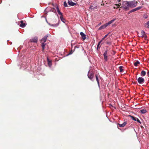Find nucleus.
<instances>
[{
	"label": "nucleus",
	"mask_w": 149,
	"mask_h": 149,
	"mask_svg": "<svg viewBox=\"0 0 149 149\" xmlns=\"http://www.w3.org/2000/svg\"><path fill=\"white\" fill-rule=\"evenodd\" d=\"M102 40H101L98 43V44L97 45H98L99 46V45H100V43H101V42H102Z\"/></svg>",
	"instance_id": "obj_38"
},
{
	"label": "nucleus",
	"mask_w": 149,
	"mask_h": 149,
	"mask_svg": "<svg viewBox=\"0 0 149 149\" xmlns=\"http://www.w3.org/2000/svg\"><path fill=\"white\" fill-rule=\"evenodd\" d=\"M141 36H139L140 37H143L144 38H146L147 37V36L145 34V32L143 30H142L141 31Z\"/></svg>",
	"instance_id": "obj_11"
},
{
	"label": "nucleus",
	"mask_w": 149,
	"mask_h": 149,
	"mask_svg": "<svg viewBox=\"0 0 149 149\" xmlns=\"http://www.w3.org/2000/svg\"><path fill=\"white\" fill-rule=\"evenodd\" d=\"M108 34H107L105 35V36L102 38L101 40H102V41L104 40L105 38H106L108 35Z\"/></svg>",
	"instance_id": "obj_35"
},
{
	"label": "nucleus",
	"mask_w": 149,
	"mask_h": 149,
	"mask_svg": "<svg viewBox=\"0 0 149 149\" xmlns=\"http://www.w3.org/2000/svg\"><path fill=\"white\" fill-rule=\"evenodd\" d=\"M21 24L20 25V26L22 28L24 27L26 25L25 23H23V21L22 20L20 21Z\"/></svg>",
	"instance_id": "obj_15"
},
{
	"label": "nucleus",
	"mask_w": 149,
	"mask_h": 149,
	"mask_svg": "<svg viewBox=\"0 0 149 149\" xmlns=\"http://www.w3.org/2000/svg\"><path fill=\"white\" fill-rule=\"evenodd\" d=\"M47 38L44 36L41 40V43H42V42H45Z\"/></svg>",
	"instance_id": "obj_18"
},
{
	"label": "nucleus",
	"mask_w": 149,
	"mask_h": 149,
	"mask_svg": "<svg viewBox=\"0 0 149 149\" xmlns=\"http://www.w3.org/2000/svg\"><path fill=\"white\" fill-rule=\"evenodd\" d=\"M41 43H42V48L43 50H44L45 48V47L46 44L44 42L43 43L42 42Z\"/></svg>",
	"instance_id": "obj_23"
},
{
	"label": "nucleus",
	"mask_w": 149,
	"mask_h": 149,
	"mask_svg": "<svg viewBox=\"0 0 149 149\" xmlns=\"http://www.w3.org/2000/svg\"><path fill=\"white\" fill-rule=\"evenodd\" d=\"M116 18H114L113 19L111 20L110 21H109L107 23V25H109L111 24L114 21L116 20Z\"/></svg>",
	"instance_id": "obj_16"
},
{
	"label": "nucleus",
	"mask_w": 149,
	"mask_h": 149,
	"mask_svg": "<svg viewBox=\"0 0 149 149\" xmlns=\"http://www.w3.org/2000/svg\"><path fill=\"white\" fill-rule=\"evenodd\" d=\"M140 112L142 114H144L147 112V111L146 109H142L140 110Z\"/></svg>",
	"instance_id": "obj_25"
},
{
	"label": "nucleus",
	"mask_w": 149,
	"mask_h": 149,
	"mask_svg": "<svg viewBox=\"0 0 149 149\" xmlns=\"http://www.w3.org/2000/svg\"><path fill=\"white\" fill-rule=\"evenodd\" d=\"M106 43H107V45H110L111 44V42L110 41L107 42Z\"/></svg>",
	"instance_id": "obj_37"
},
{
	"label": "nucleus",
	"mask_w": 149,
	"mask_h": 149,
	"mask_svg": "<svg viewBox=\"0 0 149 149\" xmlns=\"http://www.w3.org/2000/svg\"><path fill=\"white\" fill-rule=\"evenodd\" d=\"M73 52L71 50L69 53L67 54V56H68L70 55L71 54L73 53Z\"/></svg>",
	"instance_id": "obj_34"
},
{
	"label": "nucleus",
	"mask_w": 149,
	"mask_h": 149,
	"mask_svg": "<svg viewBox=\"0 0 149 149\" xmlns=\"http://www.w3.org/2000/svg\"><path fill=\"white\" fill-rule=\"evenodd\" d=\"M123 66H120L119 67V69L120 70V72H123V70L122 69Z\"/></svg>",
	"instance_id": "obj_26"
},
{
	"label": "nucleus",
	"mask_w": 149,
	"mask_h": 149,
	"mask_svg": "<svg viewBox=\"0 0 149 149\" xmlns=\"http://www.w3.org/2000/svg\"><path fill=\"white\" fill-rule=\"evenodd\" d=\"M108 25H107V24H106L103 25L101 26L98 29L99 30H101L103 29H105L106 28Z\"/></svg>",
	"instance_id": "obj_9"
},
{
	"label": "nucleus",
	"mask_w": 149,
	"mask_h": 149,
	"mask_svg": "<svg viewBox=\"0 0 149 149\" xmlns=\"http://www.w3.org/2000/svg\"><path fill=\"white\" fill-rule=\"evenodd\" d=\"M64 6L65 7H67L68 6L67 3L66 1H64Z\"/></svg>",
	"instance_id": "obj_30"
},
{
	"label": "nucleus",
	"mask_w": 149,
	"mask_h": 149,
	"mask_svg": "<svg viewBox=\"0 0 149 149\" xmlns=\"http://www.w3.org/2000/svg\"><path fill=\"white\" fill-rule=\"evenodd\" d=\"M63 15H61L60 16V18L61 21L64 23H65V19L63 17Z\"/></svg>",
	"instance_id": "obj_21"
},
{
	"label": "nucleus",
	"mask_w": 149,
	"mask_h": 149,
	"mask_svg": "<svg viewBox=\"0 0 149 149\" xmlns=\"http://www.w3.org/2000/svg\"><path fill=\"white\" fill-rule=\"evenodd\" d=\"M95 77H96V80L97 81V84H98V86H100L99 80V79H98V75H95Z\"/></svg>",
	"instance_id": "obj_22"
},
{
	"label": "nucleus",
	"mask_w": 149,
	"mask_h": 149,
	"mask_svg": "<svg viewBox=\"0 0 149 149\" xmlns=\"http://www.w3.org/2000/svg\"><path fill=\"white\" fill-rule=\"evenodd\" d=\"M56 8L57 9V12L58 13V14L59 15H61V16L63 15L62 13L60 12V11L58 8V6H57L56 7Z\"/></svg>",
	"instance_id": "obj_17"
},
{
	"label": "nucleus",
	"mask_w": 149,
	"mask_h": 149,
	"mask_svg": "<svg viewBox=\"0 0 149 149\" xmlns=\"http://www.w3.org/2000/svg\"><path fill=\"white\" fill-rule=\"evenodd\" d=\"M108 53V50L106 49L105 52L103 54L104 59L105 61H107L108 60V57L107 54Z\"/></svg>",
	"instance_id": "obj_5"
},
{
	"label": "nucleus",
	"mask_w": 149,
	"mask_h": 149,
	"mask_svg": "<svg viewBox=\"0 0 149 149\" xmlns=\"http://www.w3.org/2000/svg\"><path fill=\"white\" fill-rule=\"evenodd\" d=\"M119 8V6H117L116 7H114V8H116V9H118Z\"/></svg>",
	"instance_id": "obj_41"
},
{
	"label": "nucleus",
	"mask_w": 149,
	"mask_h": 149,
	"mask_svg": "<svg viewBox=\"0 0 149 149\" xmlns=\"http://www.w3.org/2000/svg\"><path fill=\"white\" fill-rule=\"evenodd\" d=\"M88 76L91 80L93 81V79L94 76V74L93 72L89 71L88 72Z\"/></svg>",
	"instance_id": "obj_3"
},
{
	"label": "nucleus",
	"mask_w": 149,
	"mask_h": 149,
	"mask_svg": "<svg viewBox=\"0 0 149 149\" xmlns=\"http://www.w3.org/2000/svg\"><path fill=\"white\" fill-rule=\"evenodd\" d=\"M137 81L139 84H142L144 83L145 80L142 77H139L137 79Z\"/></svg>",
	"instance_id": "obj_4"
},
{
	"label": "nucleus",
	"mask_w": 149,
	"mask_h": 149,
	"mask_svg": "<svg viewBox=\"0 0 149 149\" xmlns=\"http://www.w3.org/2000/svg\"><path fill=\"white\" fill-rule=\"evenodd\" d=\"M109 107L111 108H114L115 109H116V108L115 107H114L112 104H109Z\"/></svg>",
	"instance_id": "obj_31"
},
{
	"label": "nucleus",
	"mask_w": 149,
	"mask_h": 149,
	"mask_svg": "<svg viewBox=\"0 0 149 149\" xmlns=\"http://www.w3.org/2000/svg\"><path fill=\"white\" fill-rule=\"evenodd\" d=\"M49 36V34H47L46 36H45V37L46 38H47Z\"/></svg>",
	"instance_id": "obj_40"
},
{
	"label": "nucleus",
	"mask_w": 149,
	"mask_h": 149,
	"mask_svg": "<svg viewBox=\"0 0 149 149\" xmlns=\"http://www.w3.org/2000/svg\"><path fill=\"white\" fill-rule=\"evenodd\" d=\"M47 61L48 66L49 67H51L52 65V61L49 60V58H47Z\"/></svg>",
	"instance_id": "obj_12"
},
{
	"label": "nucleus",
	"mask_w": 149,
	"mask_h": 149,
	"mask_svg": "<svg viewBox=\"0 0 149 149\" xmlns=\"http://www.w3.org/2000/svg\"><path fill=\"white\" fill-rule=\"evenodd\" d=\"M100 47L98 45H97V50H98V49H100Z\"/></svg>",
	"instance_id": "obj_39"
},
{
	"label": "nucleus",
	"mask_w": 149,
	"mask_h": 149,
	"mask_svg": "<svg viewBox=\"0 0 149 149\" xmlns=\"http://www.w3.org/2000/svg\"><path fill=\"white\" fill-rule=\"evenodd\" d=\"M129 3L130 7L132 8L136 7L137 6L138 3L135 0L129 1Z\"/></svg>",
	"instance_id": "obj_2"
},
{
	"label": "nucleus",
	"mask_w": 149,
	"mask_h": 149,
	"mask_svg": "<svg viewBox=\"0 0 149 149\" xmlns=\"http://www.w3.org/2000/svg\"><path fill=\"white\" fill-rule=\"evenodd\" d=\"M130 7L129 1H124L123 2L122 6L120 8H123L125 10L127 11L129 10Z\"/></svg>",
	"instance_id": "obj_1"
},
{
	"label": "nucleus",
	"mask_w": 149,
	"mask_h": 149,
	"mask_svg": "<svg viewBox=\"0 0 149 149\" xmlns=\"http://www.w3.org/2000/svg\"><path fill=\"white\" fill-rule=\"evenodd\" d=\"M68 3L69 5L71 6H73L76 5V3L73 2L72 1H68Z\"/></svg>",
	"instance_id": "obj_8"
},
{
	"label": "nucleus",
	"mask_w": 149,
	"mask_h": 149,
	"mask_svg": "<svg viewBox=\"0 0 149 149\" xmlns=\"http://www.w3.org/2000/svg\"><path fill=\"white\" fill-rule=\"evenodd\" d=\"M127 124V122H125L122 124H118V125L120 127H124Z\"/></svg>",
	"instance_id": "obj_14"
},
{
	"label": "nucleus",
	"mask_w": 149,
	"mask_h": 149,
	"mask_svg": "<svg viewBox=\"0 0 149 149\" xmlns=\"http://www.w3.org/2000/svg\"><path fill=\"white\" fill-rule=\"evenodd\" d=\"M97 8V6L93 7V6H91L89 7V9L91 10L95 9Z\"/></svg>",
	"instance_id": "obj_20"
},
{
	"label": "nucleus",
	"mask_w": 149,
	"mask_h": 149,
	"mask_svg": "<svg viewBox=\"0 0 149 149\" xmlns=\"http://www.w3.org/2000/svg\"><path fill=\"white\" fill-rule=\"evenodd\" d=\"M140 62L139 61H137L134 63V65L135 66L137 67L139 64Z\"/></svg>",
	"instance_id": "obj_24"
},
{
	"label": "nucleus",
	"mask_w": 149,
	"mask_h": 149,
	"mask_svg": "<svg viewBox=\"0 0 149 149\" xmlns=\"http://www.w3.org/2000/svg\"><path fill=\"white\" fill-rule=\"evenodd\" d=\"M147 26V28H149V21L147 22L145 24V26Z\"/></svg>",
	"instance_id": "obj_27"
},
{
	"label": "nucleus",
	"mask_w": 149,
	"mask_h": 149,
	"mask_svg": "<svg viewBox=\"0 0 149 149\" xmlns=\"http://www.w3.org/2000/svg\"><path fill=\"white\" fill-rule=\"evenodd\" d=\"M142 6H139V7H138L136 8L135 9H136V10H140V9H141L142 8Z\"/></svg>",
	"instance_id": "obj_29"
},
{
	"label": "nucleus",
	"mask_w": 149,
	"mask_h": 149,
	"mask_svg": "<svg viewBox=\"0 0 149 149\" xmlns=\"http://www.w3.org/2000/svg\"><path fill=\"white\" fill-rule=\"evenodd\" d=\"M116 6H119V7L121 5V4L120 3H119L118 4H115Z\"/></svg>",
	"instance_id": "obj_36"
},
{
	"label": "nucleus",
	"mask_w": 149,
	"mask_h": 149,
	"mask_svg": "<svg viewBox=\"0 0 149 149\" xmlns=\"http://www.w3.org/2000/svg\"><path fill=\"white\" fill-rule=\"evenodd\" d=\"M148 16L147 15H144L143 16V17L145 19H146L148 18Z\"/></svg>",
	"instance_id": "obj_33"
},
{
	"label": "nucleus",
	"mask_w": 149,
	"mask_h": 149,
	"mask_svg": "<svg viewBox=\"0 0 149 149\" xmlns=\"http://www.w3.org/2000/svg\"><path fill=\"white\" fill-rule=\"evenodd\" d=\"M117 1L118 2H120V1L121 0H117Z\"/></svg>",
	"instance_id": "obj_42"
},
{
	"label": "nucleus",
	"mask_w": 149,
	"mask_h": 149,
	"mask_svg": "<svg viewBox=\"0 0 149 149\" xmlns=\"http://www.w3.org/2000/svg\"><path fill=\"white\" fill-rule=\"evenodd\" d=\"M80 34L81 35L82 39L83 40H85L86 39V35L83 32H81Z\"/></svg>",
	"instance_id": "obj_10"
},
{
	"label": "nucleus",
	"mask_w": 149,
	"mask_h": 149,
	"mask_svg": "<svg viewBox=\"0 0 149 149\" xmlns=\"http://www.w3.org/2000/svg\"><path fill=\"white\" fill-rule=\"evenodd\" d=\"M130 116L132 118V120H133L135 121H137L138 122L140 123V124L141 123V122L139 120L138 118L131 116Z\"/></svg>",
	"instance_id": "obj_7"
},
{
	"label": "nucleus",
	"mask_w": 149,
	"mask_h": 149,
	"mask_svg": "<svg viewBox=\"0 0 149 149\" xmlns=\"http://www.w3.org/2000/svg\"><path fill=\"white\" fill-rule=\"evenodd\" d=\"M147 74H149V72L147 73Z\"/></svg>",
	"instance_id": "obj_43"
},
{
	"label": "nucleus",
	"mask_w": 149,
	"mask_h": 149,
	"mask_svg": "<svg viewBox=\"0 0 149 149\" xmlns=\"http://www.w3.org/2000/svg\"><path fill=\"white\" fill-rule=\"evenodd\" d=\"M136 11V9L135 8L134 9H133L132 10L130 11V13H132V12H135V11Z\"/></svg>",
	"instance_id": "obj_32"
},
{
	"label": "nucleus",
	"mask_w": 149,
	"mask_h": 149,
	"mask_svg": "<svg viewBox=\"0 0 149 149\" xmlns=\"http://www.w3.org/2000/svg\"><path fill=\"white\" fill-rule=\"evenodd\" d=\"M46 20L48 24L50 26H53L54 27H57L59 25L58 23H57V24H51L50 23L48 22L46 19Z\"/></svg>",
	"instance_id": "obj_13"
},
{
	"label": "nucleus",
	"mask_w": 149,
	"mask_h": 149,
	"mask_svg": "<svg viewBox=\"0 0 149 149\" xmlns=\"http://www.w3.org/2000/svg\"><path fill=\"white\" fill-rule=\"evenodd\" d=\"M146 74V72L144 70H142L141 72V76L142 77H143Z\"/></svg>",
	"instance_id": "obj_19"
},
{
	"label": "nucleus",
	"mask_w": 149,
	"mask_h": 149,
	"mask_svg": "<svg viewBox=\"0 0 149 149\" xmlns=\"http://www.w3.org/2000/svg\"><path fill=\"white\" fill-rule=\"evenodd\" d=\"M118 103V106L119 107H121L122 108L125 107L124 106H123V107H122V106L121 105V104H122V103Z\"/></svg>",
	"instance_id": "obj_28"
},
{
	"label": "nucleus",
	"mask_w": 149,
	"mask_h": 149,
	"mask_svg": "<svg viewBox=\"0 0 149 149\" xmlns=\"http://www.w3.org/2000/svg\"><path fill=\"white\" fill-rule=\"evenodd\" d=\"M38 40V38L37 37H34L32 39H31L30 41L31 42L36 43L37 42Z\"/></svg>",
	"instance_id": "obj_6"
}]
</instances>
